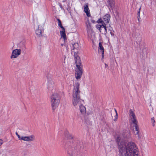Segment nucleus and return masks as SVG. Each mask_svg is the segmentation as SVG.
<instances>
[{
  "label": "nucleus",
  "instance_id": "f3484780",
  "mask_svg": "<svg viewBox=\"0 0 156 156\" xmlns=\"http://www.w3.org/2000/svg\"><path fill=\"white\" fill-rule=\"evenodd\" d=\"M73 49L78 50L79 49V45L78 43H74L72 44Z\"/></svg>",
  "mask_w": 156,
  "mask_h": 156
},
{
  "label": "nucleus",
  "instance_id": "aec40b11",
  "mask_svg": "<svg viewBox=\"0 0 156 156\" xmlns=\"http://www.w3.org/2000/svg\"><path fill=\"white\" fill-rule=\"evenodd\" d=\"M108 4L111 7H112L114 6V0H108Z\"/></svg>",
  "mask_w": 156,
  "mask_h": 156
},
{
  "label": "nucleus",
  "instance_id": "9b49d317",
  "mask_svg": "<svg viewBox=\"0 0 156 156\" xmlns=\"http://www.w3.org/2000/svg\"><path fill=\"white\" fill-rule=\"evenodd\" d=\"M35 140V137L33 135L28 136H23L22 140L27 141H33Z\"/></svg>",
  "mask_w": 156,
  "mask_h": 156
},
{
  "label": "nucleus",
  "instance_id": "ddd939ff",
  "mask_svg": "<svg viewBox=\"0 0 156 156\" xmlns=\"http://www.w3.org/2000/svg\"><path fill=\"white\" fill-rule=\"evenodd\" d=\"M54 85V82L51 79H49L47 82V86L48 88L51 89L52 88Z\"/></svg>",
  "mask_w": 156,
  "mask_h": 156
},
{
  "label": "nucleus",
  "instance_id": "dca6fc26",
  "mask_svg": "<svg viewBox=\"0 0 156 156\" xmlns=\"http://www.w3.org/2000/svg\"><path fill=\"white\" fill-rule=\"evenodd\" d=\"M79 106L80 107V111L82 113H84L86 112V108L84 106L82 105V104Z\"/></svg>",
  "mask_w": 156,
  "mask_h": 156
},
{
  "label": "nucleus",
  "instance_id": "2eb2a0df",
  "mask_svg": "<svg viewBox=\"0 0 156 156\" xmlns=\"http://www.w3.org/2000/svg\"><path fill=\"white\" fill-rule=\"evenodd\" d=\"M134 126L135 128V129L134 130V133L135 135H136L138 137L140 138V135L139 133V128L138 127V126L137 125L135 124L134 125Z\"/></svg>",
  "mask_w": 156,
  "mask_h": 156
},
{
  "label": "nucleus",
  "instance_id": "f257e3e1",
  "mask_svg": "<svg viewBox=\"0 0 156 156\" xmlns=\"http://www.w3.org/2000/svg\"><path fill=\"white\" fill-rule=\"evenodd\" d=\"M126 137V134H122L118 136L116 141L118 146L119 156H140L138 148L135 143L129 142L126 144L122 138Z\"/></svg>",
  "mask_w": 156,
  "mask_h": 156
},
{
  "label": "nucleus",
  "instance_id": "cd10ccee",
  "mask_svg": "<svg viewBox=\"0 0 156 156\" xmlns=\"http://www.w3.org/2000/svg\"><path fill=\"white\" fill-rule=\"evenodd\" d=\"M88 23V25L87 26V27L88 28L90 29L91 28V25L89 23Z\"/></svg>",
  "mask_w": 156,
  "mask_h": 156
},
{
  "label": "nucleus",
  "instance_id": "7ed1b4c3",
  "mask_svg": "<svg viewBox=\"0 0 156 156\" xmlns=\"http://www.w3.org/2000/svg\"><path fill=\"white\" fill-rule=\"evenodd\" d=\"M110 19V16L109 14H107L103 17V20L104 22L102 25H97V28L101 32L102 34H106L107 33V27L106 25L108 24Z\"/></svg>",
  "mask_w": 156,
  "mask_h": 156
},
{
  "label": "nucleus",
  "instance_id": "7c9ffc66",
  "mask_svg": "<svg viewBox=\"0 0 156 156\" xmlns=\"http://www.w3.org/2000/svg\"><path fill=\"white\" fill-rule=\"evenodd\" d=\"M105 67L108 66V65L106 64H105Z\"/></svg>",
  "mask_w": 156,
  "mask_h": 156
},
{
  "label": "nucleus",
  "instance_id": "4468645a",
  "mask_svg": "<svg viewBox=\"0 0 156 156\" xmlns=\"http://www.w3.org/2000/svg\"><path fill=\"white\" fill-rule=\"evenodd\" d=\"M83 71H76L75 77L77 80L80 79L81 77Z\"/></svg>",
  "mask_w": 156,
  "mask_h": 156
},
{
  "label": "nucleus",
  "instance_id": "6ab92c4d",
  "mask_svg": "<svg viewBox=\"0 0 156 156\" xmlns=\"http://www.w3.org/2000/svg\"><path fill=\"white\" fill-rule=\"evenodd\" d=\"M65 136L68 139H71L73 138L72 136L68 132H66L65 134Z\"/></svg>",
  "mask_w": 156,
  "mask_h": 156
},
{
  "label": "nucleus",
  "instance_id": "b1692460",
  "mask_svg": "<svg viewBox=\"0 0 156 156\" xmlns=\"http://www.w3.org/2000/svg\"><path fill=\"white\" fill-rule=\"evenodd\" d=\"M97 23H101L102 24L104 23L103 20H102L101 19H100L97 21Z\"/></svg>",
  "mask_w": 156,
  "mask_h": 156
},
{
  "label": "nucleus",
  "instance_id": "423d86ee",
  "mask_svg": "<svg viewBox=\"0 0 156 156\" xmlns=\"http://www.w3.org/2000/svg\"><path fill=\"white\" fill-rule=\"evenodd\" d=\"M74 55L76 67L75 71H83L82 66L80 62V57L77 55L76 52H74Z\"/></svg>",
  "mask_w": 156,
  "mask_h": 156
},
{
  "label": "nucleus",
  "instance_id": "f8f14e48",
  "mask_svg": "<svg viewBox=\"0 0 156 156\" xmlns=\"http://www.w3.org/2000/svg\"><path fill=\"white\" fill-rule=\"evenodd\" d=\"M84 10L87 16L88 17L90 16V14L88 5L86 4L84 5Z\"/></svg>",
  "mask_w": 156,
  "mask_h": 156
},
{
  "label": "nucleus",
  "instance_id": "4be33fe9",
  "mask_svg": "<svg viewBox=\"0 0 156 156\" xmlns=\"http://www.w3.org/2000/svg\"><path fill=\"white\" fill-rule=\"evenodd\" d=\"M151 122L153 125V126H155V121L154 119V118L153 117L151 119Z\"/></svg>",
  "mask_w": 156,
  "mask_h": 156
},
{
  "label": "nucleus",
  "instance_id": "1a4fd4ad",
  "mask_svg": "<svg viewBox=\"0 0 156 156\" xmlns=\"http://www.w3.org/2000/svg\"><path fill=\"white\" fill-rule=\"evenodd\" d=\"M21 51L20 49H15L12 51L10 58L11 59L16 58L21 54Z\"/></svg>",
  "mask_w": 156,
  "mask_h": 156
},
{
  "label": "nucleus",
  "instance_id": "a878e982",
  "mask_svg": "<svg viewBox=\"0 0 156 156\" xmlns=\"http://www.w3.org/2000/svg\"><path fill=\"white\" fill-rule=\"evenodd\" d=\"M101 54L102 55V59L104 58V52H101Z\"/></svg>",
  "mask_w": 156,
  "mask_h": 156
},
{
  "label": "nucleus",
  "instance_id": "20e7f679",
  "mask_svg": "<svg viewBox=\"0 0 156 156\" xmlns=\"http://www.w3.org/2000/svg\"><path fill=\"white\" fill-rule=\"evenodd\" d=\"M80 145L74 144L71 145L67 151L69 156H80Z\"/></svg>",
  "mask_w": 156,
  "mask_h": 156
},
{
  "label": "nucleus",
  "instance_id": "c85d7f7f",
  "mask_svg": "<svg viewBox=\"0 0 156 156\" xmlns=\"http://www.w3.org/2000/svg\"><path fill=\"white\" fill-rule=\"evenodd\" d=\"M3 143V141L2 140H0V146H1Z\"/></svg>",
  "mask_w": 156,
  "mask_h": 156
},
{
  "label": "nucleus",
  "instance_id": "9d476101",
  "mask_svg": "<svg viewBox=\"0 0 156 156\" xmlns=\"http://www.w3.org/2000/svg\"><path fill=\"white\" fill-rule=\"evenodd\" d=\"M43 31V29L41 26L39 25L35 30V34L38 37L42 36V33Z\"/></svg>",
  "mask_w": 156,
  "mask_h": 156
},
{
  "label": "nucleus",
  "instance_id": "393cba45",
  "mask_svg": "<svg viewBox=\"0 0 156 156\" xmlns=\"http://www.w3.org/2000/svg\"><path fill=\"white\" fill-rule=\"evenodd\" d=\"M141 8V7H140L139 9V11L138 12L137 14H138V16H140V11Z\"/></svg>",
  "mask_w": 156,
  "mask_h": 156
},
{
  "label": "nucleus",
  "instance_id": "f03ea898",
  "mask_svg": "<svg viewBox=\"0 0 156 156\" xmlns=\"http://www.w3.org/2000/svg\"><path fill=\"white\" fill-rule=\"evenodd\" d=\"M80 84L76 82L74 84V89L72 94V104L75 108H77L84 102L83 100L80 98V91L79 89Z\"/></svg>",
  "mask_w": 156,
  "mask_h": 156
},
{
  "label": "nucleus",
  "instance_id": "c756f323",
  "mask_svg": "<svg viewBox=\"0 0 156 156\" xmlns=\"http://www.w3.org/2000/svg\"><path fill=\"white\" fill-rule=\"evenodd\" d=\"M110 34H111V35H112V36H113L114 35V34L113 33H112L111 32H110Z\"/></svg>",
  "mask_w": 156,
  "mask_h": 156
},
{
  "label": "nucleus",
  "instance_id": "0eeeda50",
  "mask_svg": "<svg viewBox=\"0 0 156 156\" xmlns=\"http://www.w3.org/2000/svg\"><path fill=\"white\" fill-rule=\"evenodd\" d=\"M57 20L58 22V26L61 28V29L60 30L61 39H62L63 38L64 39V42H65L67 39L65 28L62 26L60 20L59 19H58Z\"/></svg>",
  "mask_w": 156,
  "mask_h": 156
},
{
  "label": "nucleus",
  "instance_id": "5701e85b",
  "mask_svg": "<svg viewBox=\"0 0 156 156\" xmlns=\"http://www.w3.org/2000/svg\"><path fill=\"white\" fill-rule=\"evenodd\" d=\"M16 134L17 135V136H18V138H19V139L20 140H22L23 136H20L17 133V132H16Z\"/></svg>",
  "mask_w": 156,
  "mask_h": 156
},
{
  "label": "nucleus",
  "instance_id": "39448f33",
  "mask_svg": "<svg viewBox=\"0 0 156 156\" xmlns=\"http://www.w3.org/2000/svg\"><path fill=\"white\" fill-rule=\"evenodd\" d=\"M52 108L54 111L57 108L60 103V96L57 93H53L51 97Z\"/></svg>",
  "mask_w": 156,
  "mask_h": 156
},
{
  "label": "nucleus",
  "instance_id": "bb28decb",
  "mask_svg": "<svg viewBox=\"0 0 156 156\" xmlns=\"http://www.w3.org/2000/svg\"><path fill=\"white\" fill-rule=\"evenodd\" d=\"M63 40V42H64V43L61 44V46H63L64 45V43L65 42H65H64V39L63 38H62V39H61L60 38V40Z\"/></svg>",
  "mask_w": 156,
  "mask_h": 156
},
{
  "label": "nucleus",
  "instance_id": "6e6552de",
  "mask_svg": "<svg viewBox=\"0 0 156 156\" xmlns=\"http://www.w3.org/2000/svg\"><path fill=\"white\" fill-rule=\"evenodd\" d=\"M129 118L131 122L134 124H136L137 123V121L135 114L134 111L131 109L129 111Z\"/></svg>",
  "mask_w": 156,
  "mask_h": 156
},
{
  "label": "nucleus",
  "instance_id": "412c9836",
  "mask_svg": "<svg viewBox=\"0 0 156 156\" xmlns=\"http://www.w3.org/2000/svg\"><path fill=\"white\" fill-rule=\"evenodd\" d=\"M115 115L114 116V120L115 121H116L118 119V114L116 110L115 109V112H114Z\"/></svg>",
  "mask_w": 156,
  "mask_h": 156
},
{
  "label": "nucleus",
  "instance_id": "a211bd4d",
  "mask_svg": "<svg viewBox=\"0 0 156 156\" xmlns=\"http://www.w3.org/2000/svg\"><path fill=\"white\" fill-rule=\"evenodd\" d=\"M99 50L98 51L99 53H100L101 52H104V48L102 46V44L101 42H100L99 44Z\"/></svg>",
  "mask_w": 156,
  "mask_h": 156
}]
</instances>
